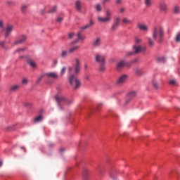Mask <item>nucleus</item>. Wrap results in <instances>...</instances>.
<instances>
[{"label": "nucleus", "mask_w": 180, "mask_h": 180, "mask_svg": "<svg viewBox=\"0 0 180 180\" xmlns=\"http://www.w3.org/2000/svg\"><path fill=\"white\" fill-rule=\"evenodd\" d=\"M27 40V37L25 35H22L20 39L14 42V46L16 44H23Z\"/></svg>", "instance_id": "obj_10"}, {"label": "nucleus", "mask_w": 180, "mask_h": 180, "mask_svg": "<svg viewBox=\"0 0 180 180\" xmlns=\"http://www.w3.org/2000/svg\"><path fill=\"white\" fill-rule=\"evenodd\" d=\"M72 70H73L72 67L70 66L68 68L69 77H71V75H75V73H72Z\"/></svg>", "instance_id": "obj_32"}, {"label": "nucleus", "mask_w": 180, "mask_h": 180, "mask_svg": "<svg viewBox=\"0 0 180 180\" xmlns=\"http://www.w3.org/2000/svg\"><path fill=\"white\" fill-rule=\"evenodd\" d=\"M8 5H13V1H7Z\"/></svg>", "instance_id": "obj_55"}, {"label": "nucleus", "mask_w": 180, "mask_h": 180, "mask_svg": "<svg viewBox=\"0 0 180 180\" xmlns=\"http://www.w3.org/2000/svg\"><path fill=\"white\" fill-rule=\"evenodd\" d=\"M147 47L141 46V51L142 53H144V51H146Z\"/></svg>", "instance_id": "obj_51"}, {"label": "nucleus", "mask_w": 180, "mask_h": 180, "mask_svg": "<svg viewBox=\"0 0 180 180\" xmlns=\"http://www.w3.org/2000/svg\"><path fill=\"white\" fill-rule=\"evenodd\" d=\"M175 40H176V43H179V41H180V34H176Z\"/></svg>", "instance_id": "obj_42"}, {"label": "nucleus", "mask_w": 180, "mask_h": 180, "mask_svg": "<svg viewBox=\"0 0 180 180\" xmlns=\"http://www.w3.org/2000/svg\"><path fill=\"white\" fill-rule=\"evenodd\" d=\"M68 55V52L67 51H62L61 54H60V57L62 58H65V57H67V56Z\"/></svg>", "instance_id": "obj_31"}, {"label": "nucleus", "mask_w": 180, "mask_h": 180, "mask_svg": "<svg viewBox=\"0 0 180 180\" xmlns=\"http://www.w3.org/2000/svg\"><path fill=\"white\" fill-rule=\"evenodd\" d=\"M132 50L134 54H139V53H141V45L140 46L134 45L132 47Z\"/></svg>", "instance_id": "obj_15"}, {"label": "nucleus", "mask_w": 180, "mask_h": 180, "mask_svg": "<svg viewBox=\"0 0 180 180\" xmlns=\"http://www.w3.org/2000/svg\"><path fill=\"white\" fill-rule=\"evenodd\" d=\"M94 57L96 63H98L99 64H106V56L104 55L96 53Z\"/></svg>", "instance_id": "obj_6"}, {"label": "nucleus", "mask_w": 180, "mask_h": 180, "mask_svg": "<svg viewBox=\"0 0 180 180\" xmlns=\"http://www.w3.org/2000/svg\"><path fill=\"white\" fill-rule=\"evenodd\" d=\"M179 11H180L179 6H174L173 8L174 13H175L176 15H178V13H179Z\"/></svg>", "instance_id": "obj_27"}, {"label": "nucleus", "mask_w": 180, "mask_h": 180, "mask_svg": "<svg viewBox=\"0 0 180 180\" xmlns=\"http://www.w3.org/2000/svg\"><path fill=\"white\" fill-rule=\"evenodd\" d=\"M26 50V48H20V49H17L15 53H20L21 51H25Z\"/></svg>", "instance_id": "obj_40"}, {"label": "nucleus", "mask_w": 180, "mask_h": 180, "mask_svg": "<svg viewBox=\"0 0 180 180\" xmlns=\"http://www.w3.org/2000/svg\"><path fill=\"white\" fill-rule=\"evenodd\" d=\"M75 61L76 63L75 66V75H70V76H68V79L73 89H79V88H81L82 83L81 79L78 78V75L81 72V61L78 58H76Z\"/></svg>", "instance_id": "obj_1"}, {"label": "nucleus", "mask_w": 180, "mask_h": 180, "mask_svg": "<svg viewBox=\"0 0 180 180\" xmlns=\"http://www.w3.org/2000/svg\"><path fill=\"white\" fill-rule=\"evenodd\" d=\"M120 26V17L115 16L113 19V22L111 25V30L112 32H116V30L119 29Z\"/></svg>", "instance_id": "obj_5"}, {"label": "nucleus", "mask_w": 180, "mask_h": 180, "mask_svg": "<svg viewBox=\"0 0 180 180\" xmlns=\"http://www.w3.org/2000/svg\"><path fill=\"white\" fill-rule=\"evenodd\" d=\"M137 27H138L141 32H148V26H147L146 24L138 23Z\"/></svg>", "instance_id": "obj_11"}, {"label": "nucleus", "mask_w": 180, "mask_h": 180, "mask_svg": "<svg viewBox=\"0 0 180 180\" xmlns=\"http://www.w3.org/2000/svg\"><path fill=\"white\" fill-rule=\"evenodd\" d=\"M125 11H126V8H120V13H124Z\"/></svg>", "instance_id": "obj_50"}, {"label": "nucleus", "mask_w": 180, "mask_h": 180, "mask_svg": "<svg viewBox=\"0 0 180 180\" xmlns=\"http://www.w3.org/2000/svg\"><path fill=\"white\" fill-rule=\"evenodd\" d=\"M131 62L129 63L125 60V67H127V68H130V67H131Z\"/></svg>", "instance_id": "obj_41"}, {"label": "nucleus", "mask_w": 180, "mask_h": 180, "mask_svg": "<svg viewBox=\"0 0 180 180\" xmlns=\"http://www.w3.org/2000/svg\"><path fill=\"white\" fill-rule=\"evenodd\" d=\"M158 63H165V58L164 57H159L157 58Z\"/></svg>", "instance_id": "obj_36"}, {"label": "nucleus", "mask_w": 180, "mask_h": 180, "mask_svg": "<svg viewBox=\"0 0 180 180\" xmlns=\"http://www.w3.org/2000/svg\"><path fill=\"white\" fill-rule=\"evenodd\" d=\"M136 96H137V93L136 91H131L128 93L127 95V99L126 100L125 103H129L131 101V99H134V98H136Z\"/></svg>", "instance_id": "obj_8"}, {"label": "nucleus", "mask_w": 180, "mask_h": 180, "mask_svg": "<svg viewBox=\"0 0 180 180\" xmlns=\"http://www.w3.org/2000/svg\"><path fill=\"white\" fill-rule=\"evenodd\" d=\"M96 11H97L98 12H102V6H101V4H96Z\"/></svg>", "instance_id": "obj_35"}, {"label": "nucleus", "mask_w": 180, "mask_h": 180, "mask_svg": "<svg viewBox=\"0 0 180 180\" xmlns=\"http://www.w3.org/2000/svg\"><path fill=\"white\" fill-rule=\"evenodd\" d=\"M102 44L101 38H96L92 43L93 47H100Z\"/></svg>", "instance_id": "obj_14"}, {"label": "nucleus", "mask_w": 180, "mask_h": 180, "mask_svg": "<svg viewBox=\"0 0 180 180\" xmlns=\"http://www.w3.org/2000/svg\"><path fill=\"white\" fill-rule=\"evenodd\" d=\"M169 85H176V80L170 79L169 82Z\"/></svg>", "instance_id": "obj_38"}, {"label": "nucleus", "mask_w": 180, "mask_h": 180, "mask_svg": "<svg viewBox=\"0 0 180 180\" xmlns=\"http://www.w3.org/2000/svg\"><path fill=\"white\" fill-rule=\"evenodd\" d=\"M0 27L1 29L4 28V21L2 20H0Z\"/></svg>", "instance_id": "obj_52"}, {"label": "nucleus", "mask_w": 180, "mask_h": 180, "mask_svg": "<svg viewBox=\"0 0 180 180\" xmlns=\"http://www.w3.org/2000/svg\"><path fill=\"white\" fill-rule=\"evenodd\" d=\"M97 20L100 23H109L112 20V11L108 8L105 11V17L98 16Z\"/></svg>", "instance_id": "obj_3"}, {"label": "nucleus", "mask_w": 180, "mask_h": 180, "mask_svg": "<svg viewBox=\"0 0 180 180\" xmlns=\"http://www.w3.org/2000/svg\"><path fill=\"white\" fill-rule=\"evenodd\" d=\"M99 106H102V104H99V105H98V109H99Z\"/></svg>", "instance_id": "obj_60"}, {"label": "nucleus", "mask_w": 180, "mask_h": 180, "mask_svg": "<svg viewBox=\"0 0 180 180\" xmlns=\"http://www.w3.org/2000/svg\"><path fill=\"white\" fill-rule=\"evenodd\" d=\"M43 77H44V75L41 76L37 80V84H40V82L41 81V79H43Z\"/></svg>", "instance_id": "obj_48"}, {"label": "nucleus", "mask_w": 180, "mask_h": 180, "mask_svg": "<svg viewBox=\"0 0 180 180\" xmlns=\"http://www.w3.org/2000/svg\"><path fill=\"white\" fill-rule=\"evenodd\" d=\"M134 51H129L125 53V57H131V56H134Z\"/></svg>", "instance_id": "obj_33"}, {"label": "nucleus", "mask_w": 180, "mask_h": 180, "mask_svg": "<svg viewBox=\"0 0 180 180\" xmlns=\"http://www.w3.org/2000/svg\"><path fill=\"white\" fill-rule=\"evenodd\" d=\"M122 23L124 25H132L133 22L127 18H122Z\"/></svg>", "instance_id": "obj_23"}, {"label": "nucleus", "mask_w": 180, "mask_h": 180, "mask_svg": "<svg viewBox=\"0 0 180 180\" xmlns=\"http://www.w3.org/2000/svg\"><path fill=\"white\" fill-rule=\"evenodd\" d=\"M77 37H78V39H76L73 41L71 42V44H76V43H78L79 41V40H84V39H85L84 37H82L81 36V31H79L78 33H77Z\"/></svg>", "instance_id": "obj_17"}, {"label": "nucleus", "mask_w": 180, "mask_h": 180, "mask_svg": "<svg viewBox=\"0 0 180 180\" xmlns=\"http://www.w3.org/2000/svg\"><path fill=\"white\" fill-rule=\"evenodd\" d=\"M20 88V85L19 84H14L11 86L9 89L10 92H16Z\"/></svg>", "instance_id": "obj_18"}, {"label": "nucleus", "mask_w": 180, "mask_h": 180, "mask_svg": "<svg viewBox=\"0 0 180 180\" xmlns=\"http://www.w3.org/2000/svg\"><path fill=\"white\" fill-rule=\"evenodd\" d=\"M148 46L149 47H154V41L153 40V39H151L150 37L148 38Z\"/></svg>", "instance_id": "obj_28"}, {"label": "nucleus", "mask_w": 180, "mask_h": 180, "mask_svg": "<svg viewBox=\"0 0 180 180\" xmlns=\"http://www.w3.org/2000/svg\"><path fill=\"white\" fill-rule=\"evenodd\" d=\"M46 76L48 77V78H52L53 79H58V75L54 72H48L46 74Z\"/></svg>", "instance_id": "obj_12"}, {"label": "nucleus", "mask_w": 180, "mask_h": 180, "mask_svg": "<svg viewBox=\"0 0 180 180\" xmlns=\"http://www.w3.org/2000/svg\"><path fill=\"white\" fill-rule=\"evenodd\" d=\"M0 46L4 49V50H8V47L5 45V41H2L0 42Z\"/></svg>", "instance_id": "obj_34"}, {"label": "nucleus", "mask_w": 180, "mask_h": 180, "mask_svg": "<svg viewBox=\"0 0 180 180\" xmlns=\"http://www.w3.org/2000/svg\"><path fill=\"white\" fill-rule=\"evenodd\" d=\"M153 38L157 40L158 43H162L164 39V30L161 27H154L153 31Z\"/></svg>", "instance_id": "obj_2"}, {"label": "nucleus", "mask_w": 180, "mask_h": 180, "mask_svg": "<svg viewBox=\"0 0 180 180\" xmlns=\"http://www.w3.org/2000/svg\"><path fill=\"white\" fill-rule=\"evenodd\" d=\"M134 71L136 75H143V70L140 68H136Z\"/></svg>", "instance_id": "obj_25"}, {"label": "nucleus", "mask_w": 180, "mask_h": 180, "mask_svg": "<svg viewBox=\"0 0 180 180\" xmlns=\"http://www.w3.org/2000/svg\"><path fill=\"white\" fill-rule=\"evenodd\" d=\"M2 166V161L0 160V167Z\"/></svg>", "instance_id": "obj_59"}, {"label": "nucleus", "mask_w": 180, "mask_h": 180, "mask_svg": "<svg viewBox=\"0 0 180 180\" xmlns=\"http://www.w3.org/2000/svg\"><path fill=\"white\" fill-rule=\"evenodd\" d=\"M153 85L154 88H156V89L158 88V83H157L156 82H153Z\"/></svg>", "instance_id": "obj_49"}, {"label": "nucleus", "mask_w": 180, "mask_h": 180, "mask_svg": "<svg viewBox=\"0 0 180 180\" xmlns=\"http://www.w3.org/2000/svg\"><path fill=\"white\" fill-rule=\"evenodd\" d=\"M144 4L146 8H150V6H153V0H144Z\"/></svg>", "instance_id": "obj_26"}, {"label": "nucleus", "mask_w": 180, "mask_h": 180, "mask_svg": "<svg viewBox=\"0 0 180 180\" xmlns=\"http://www.w3.org/2000/svg\"><path fill=\"white\" fill-rule=\"evenodd\" d=\"M60 151H64V149H60Z\"/></svg>", "instance_id": "obj_61"}, {"label": "nucleus", "mask_w": 180, "mask_h": 180, "mask_svg": "<svg viewBox=\"0 0 180 180\" xmlns=\"http://www.w3.org/2000/svg\"><path fill=\"white\" fill-rule=\"evenodd\" d=\"M27 82H28L27 79H22V85H27Z\"/></svg>", "instance_id": "obj_43"}, {"label": "nucleus", "mask_w": 180, "mask_h": 180, "mask_svg": "<svg viewBox=\"0 0 180 180\" xmlns=\"http://www.w3.org/2000/svg\"><path fill=\"white\" fill-rule=\"evenodd\" d=\"M55 99L56 102H58V105L61 103L62 102H64L66 103V105H71L74 103V100L72 99H67L65 96H56Z\"/></svg>", "instance_id": "obj_4"}, {"label": "nucleus", "mask_w": 180, "mask_h": 180, "mask_svg": "<svg viewBox=\"0 0 180 180\" xmlns=\"http://www.w3.org/2000/svg\"><path fill=\"white\" fill-rule=\"evenodd\" d=\"M29 8V4H22L20 7V10L22 13H26V11Z\"/></svg>", "instance_id": "obj_21"}, {"label": "nucleus", "mask_w": 180, "mask_h": 180, "mask_svg": "<svg viewBox=\"0 0 180 180\" xmlns=\"http://www.w3.org/2000/svg\"><path fill=\"white\" fill-rule=\"evenodd\" d=\"M137 61H139V59H134V60H133L131 63L132 64H134V63H137Z\"/></svg>", "instance_id": "obj_53"}, {"label": "nucleus", "mask_w": 180, "mask_h": 180, "mask_svg": "<svg viewBox=\"0 0 180 180\" xmlns=\"http://www.w3.org/2000/svg\"><path fill=\"white\" fill-rule=\"evenodd\" d=\"M106 63H100V71L103 72V71H105L106 70Z\"/></svg>", "instance_id": "obj_30"}, {"label": "nucleus", "mask_w": 180, "mask_h": 180, "mask_svg": "<svg viewBox=\"0 0 180 180\" xmlns=\"http://www.w3.org/2000/svg\"><path fill=\"white\" fill-rule=\"evenodd\" d=\"M78 49H79V46H73L72 48H70L69 50H68V53L69 54H72V53H74L75 51H77V50H78Z\"/></svg>", "instance_id": "obj_24"}, {"label": "nucleus", "mask_w": 180, "mask_h": 180, "mask_svg": "<svg viewBox=\"0 0 180 180\" xmlns=\"http://www.w3.org/2000/svg\"><path fill=\"white\" fill-rule=\"evenodd\" d=\"M63 17H58L56 20V21L58 22V23H61V22H63Z\"/></svg>", "instance_id": "obj_44"}, {"label": "nucleus", "mask_w": 180, "mask_h": 180, "mask_svg": "<svg viewBox=\"0 0 180 180\" xmlns=\"http://www.w3.org/2000/svg\"><path fill=\"white\" fill-rule=\"evenodd\" d=\"M53 64H54L55 65H57V64H58V60H53Z\"/></svg>", "instance_id": "obj_54"}, {"label": "nucleus", "mask_w": 180, "mask_h": 180, "mask_svg": "<svg viewBox=\"0 0 180 180\" xmlns=\"http://www.w3.org/2000/svg\"><path fill=\"white\" fill-rule=\"evenodd\" d=\"M127 78H129V75H121L118 78V80L117 81V84L118 85H122V84H124V82H126V81H127Z\"/></svg>", "instance_id": "obj_9"}, {"label": "nucleus", "mask_w": 180, "mask_h": 180, "mask_svg": "<svg viewBox=\"0 0 180 180\" xmlns=\"http://www.w3.org/2000/svg\"><path fill=\"white\" fill-rule=\"evenodd\" d=\"M14 29H15V25L8 24L6 28L5 37H8L12 33V31Z\"/></svg>", "instance_id": "obj_7"}, {"label": "nucleus", "mask_w": 180, "mask_h": 180, "mask_svg": "<svg viewBox=\"0 0 180 180\" xmlns=\"http://www.w3.org/2000/svg\"><path fill=\"white\" fill-rule=\"evenodd\" d=\"M56 11H57V7L55 6L52 9H51L50 13H54V12H56Z\"/></svg>", "instance_id": "obj_47"}, {"label": "nucleus", "mask_w": 180, "mask_h": 180, "mask_svg": "<svg viewBox=\"0 0 180 180\" xmlns=\"http://www.w3.org/2000/svg\"><path fill=\"white\" fill-rule=\"evenodd\" d=\"M160 9L161 12H163V13H165V12L168 11V7L167 6V4L165 3H160Z\"/></svg>", "instance_id": "obj_16"}, {"label": "nucleus", "mask_w": 180, "mask_h": 180, "mask_svg": "<svg viewBox=\"0 0 180 180\" xmlns=\"http://www.w3.org/2000/svg\"><path fill=\"white\" fill-rule=\"evenodd\" d=\"M82 4L81 3V1L79 0H77L75 2V6H76V9L77 11H81V9L82 8Z\"/></svg>", "instance_id": "obj_22"}, {"label": "nucleus", "mask_w": 180, "mask_h": 180, "mask_svg": "<svg viewBox=\"0 0 180 180\" xmlns=\"http://www.w3.org/2000/svg\"><path fill=\"white\" fill-rule=\"evenodd\" d=\"M125 67V60H120L117 63L116 65V68L118 71H120L122 68H124Z\"/></svg>", "instance_id": "obj_13"}, {"label": "nucleus", "mask_w": 180, "mask_h": 180, "mask_svg": "<svg viewBox=\"0 0 180 180\" xmlns=\"http://www.w3.org/2000/svg\"><path fill=\"white\" fill-rule=\"evenodd\" d=\"M112 0H103L102 4L103 5H106V4H109Z\"/></svg>", "instance_id": "obj_45"}, {"label": "nucleus", "mask_w": 180, "mask_h": 180, "mask_svg": "<svg viewBox=\"0 0 180 180\" xmlns=\"http://www.w3.org/2000/svg\"><path fill=\"white\" fill-rule=\"evenodd\" d=\"M84 68H85V70H86V68H88V65H85Z\"/></svg>", "instance_id": "obj_58"}, {"label": "nucleus", "mask_w": 180, "mask_h": 180, "mask_svg": "<svg viewBox=\"0 0 180 180\" xmlns=\"http://www.w3.org/2000/svg\"><path fill=\"white\" fill-rule=\"evenodd\" d=\"M85 79H87V81H89V75L86 76Z\"/></svg>", "instance_id": "obj_57"}, {"label": "nucleus", "mask_w": 180, "mask_h": 180, "mask_svg": "<svg viewBox=\"0 0 180 180\" xmlns=\"http://www.w3.org/2000/svg\"><path fill=\"white\" fill-rule=\"evenodd\" d=\"M94 21L90 20L89 24H87V25L81 27V30H85L86 29H89V27H91V26H94Z\"/></svg>", "instance_id": "obj_20"}, {"label": "nucleus", "mask_w": 180, "mask_h": 180, "mask_svg": "<svg viewBox=\"0 0 180 180\" xmlns=\"http://www.w3.org/2000/svg\"><path fill=\"white\" fill-rule=\"evenodd\" d=\"M143 42V41L139 38H135V43L136 44H140Z\"/></svg>", "instance_id": "obj_39"}, {"label": "nucleus", "mask_w": 180, "mask_h": 180, "mask_svg": "<svg viewBox=\"0 0 180 180\" xmlns=\"http://www.w3.org/2000/svg\"><path fill=\"white\" fill-rule=\"evenodd\" d=\"M116 3H117V4H122V0H117V1H116Z\"/></svg>", "instance_id": "obj_56"}, {"label": "nucleus", "mask_w": 180, "mask_h": 180, "mask_svg": "<svg viewBox=\"0 0 180 180\" xmlns=\"http://www.w3.org/2000/svg\"><path fill=\"white\" fill-rule=\"evenodd\" d=\"M27 63L30 65V67H32V68H36V67H37L36 62L32 59H28Z\"/></svg>", "instance_id": "obj_19"}, {"label": "nucleus", "mask_w": 180, "mask_h": 180, "mask_svg": "<svg viewBox=\"0 0 180 180\" xmlns=\"http://www.w3.org/2000/svg\"><path fill=\"white\" fill-rule=\"evenodd\" d=\"M34 120L36 123L41 122V120H43V115H39L38 117H36Z\"/></svg>", "instance_id": "obj_29"}, {"label": "nucleus", "mask_w": 180, "mask_h": 180, "mask_svg": "<svg viewBox=\"0 0 180 180\" xmlns=\"http://www.w3.org/2000/svg\"><path fill=\"white\" fill-rule=\"evenodd\" d=\"M66 71H67V68H65V67L62 68V69L60 70L61 77H63V75H64V74H65Z\"/></svg>", "instance_id": "obj_37"}, {"label": "nucleus", "mask_w": 180, "mask_h": 180, "mask_svg": "<svg viewBox=\"0 0 180 180\" xmlns=\"http://www.w3.org/2000/svg\"><path fill=\"white\" fill-rule=\"evenodd\" d=\"M74 36H75V34L73 32H71L68 34V37L69 39H72L74 37Z\"/></svg>", "instance_id": "obj_46"}]
</instances>
